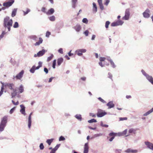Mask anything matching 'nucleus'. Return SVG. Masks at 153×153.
Wrapping results in <instances>:
<instances>
[{
	"mask_svg": "<svg viewBox=\"0 0 153 153\" xmlns=\"http://www.w3.org/2000/svg\"><path fill=\"white\" fill-rule=\"evenodd\" d=\"M14 0H10V1L4 2L3 4V5L4 7H8L11 6L14 2Z\"/></svg>",
	"mask_w": 153,
	"mask_h": 153,
	"instance_id": "obj_9",
	"label": "nucleus"
},
{
	"mask_svg": "<svg viewBox=\"0 0 153 153\" xmlns=\"http://www.w3.org/2000/svg\"><path fill=\"white\" fill-rule=\"evenodd\" d=\"M13 20L10 19L9 17L6 16L4 18L3 21V26L5 29L7 28L8 31L10 30L11 27L12 26Z\"/></svg>",
	"mask_w": 153,
	"mask_h": 153,
	"instance_id": "obj_1",
	"label": "nucleus"
},
{
	"mask_svg": "<svg viewBox=\"0 0 153 153\" xmlns=\"http://www.w3.org/2000/svg\"><path fill=\"white\" fill-rule=\"evenodd\" d=\"M36 67L35 65H33L32 66L31 68L30 69V72L32 73H34L35 71V68Z\"/></svg>",
	"mask_w": 153,
	"mask_h": 153,
	"instance_id": "obj_33",
	"label": "nucleus"
},
{
	"mask_svg": "<svg viewBox=\"0 0 153 153\" xmlns=\"http://www.w3.org/2000/svg\"><path fill=\"white\" fill-rule=\"evenodd\" d=\"M17 10V9L16 8H14L11 14V16L12 17H14L16 15Z\"/></svg>",
	"mask_w": 153,
	"mask_h": 153,
	"instance_id": "obj_22",
	"label": "nucleus"
},
{
	"mask_svg": "<svg viewBox=\"0 0 153 153\" xmlns=\"http://www.w3.org/2000/svg\"><path fill=\"white\" fill-rule=\"evenodd\" d=\"M141 72L146 79L153 85V77L152 76L149 74L143 69L141 70Z\"/></svg>",
	"mask_w": 153,
	"mask_h": 153,
	"instance_id": "obj_3",
	"label": "nucleus"
},
{
	"mask_svg": "<svg viewBox=\"0 0 153 153\" xmlns=\"http://www.w3.org/2000/svg\"><path fill=\"white\" fill-rule=\"evenodd\" d=\"M136 130L134 129L131 128H130L128 132L130 133H135V132L136 131Z\"/></svg>",
	"mask_w": 153,
	"mask_h": 153,
	"instance_id": "obj_34",
	"label": "nucleus"
},
{
	"mask_svg": "<svg viewBox=\"0 0 153 153\" xmlns=\"http://www.w3.org/2000/svg\"><path fill=\"white\" fill-rule=\"evenodd\" d=\"M89 146L88 143H86L84 147L83 153H88V152Z\"/></svg>",
	"mask_w": 153,
	"mask_h": 153,
	"instance_id": "obj_13",
	"label": "nucleus"
},
{
	"mask_svg": "<svg viewBox=\"0 0 153 153\" xmlns=\"http://www.w3.org/2000/svg\"><path fill=\"white\" fill-rule=\"evenodd\" d=\"M44 71L46 74H47L48 73V69L46 68H44Z\"/></svg>",
	"mask_w": 153,
	"mask_h": 153,
	"instance_id": "obj_64",
	"label": "nucleus"
},
{
	"mask_svg": "<svg viewBox=\"0 0 153 153\" xmlns=\"http://www.w3.org/2000/svg\"><path fill=\"white\" fill-rule=\"evenodd\" d=\"M96 37V36L95 35H93L92 36V37L91 38V40H94L95 39Z\"/></svg>",
	"mask_w": 153,
	"mask_h": 153,
	"instance_id": "obj_61",
	"label": "nucleus"
},
{
	"mask_svg": "<svg viewBox=\"0 0 153 153\" xmlns=\"http://www.w3.org/2000/svg\"><path fill=\"white\" fill-rule=\"evenodd\" d=\"M54 139H47L46 140V142L48 144L49 146L50 145L52 142L53 141Z\"/></svg>",
	"mask_w": 153,
	"mask_h": 153,
	"instance_id": "obj_29",
	"label": "nucleus"
},
{
	"mask_svg": "<svg viewBox=\"0 0 153 153\" xmlns=\"http://www.w3.org/2000/svg\"><path fill=\"white\" fill-rule=\"evenodd\" d=\"M127 129H125L122 132H121L119 133L120 134V136H123L126 135L127 132Z\"/></svg>",
	"mask_w": 153,
	"mask_h": 153,
	"instance_id": "obj_32",
	"label": "nucleus"
},
{
	"mask_svg": "<svg viewBox=\"0 0 153 153\" xmlns=\"http://www.w3.org/2000/svg\"><path fill=\"white\" fill-rule=\"evenodd\" d=\"M32 112L31 113L29 114L28 117V126L29 129L30 128L31 124V116L32 115Z\"/></svg>",
	"mask_w": 153,
	"mask_h": 153,
	"instance_id": "obj_12",
	"label": "nucleus"
},
{
	"mask_svg": "<svg viewBox=\"0 0 153 153\" xmlns=\"http://www.w3.org/2000/svg\"><path fill=\"white\" fill-rule=\"evenodd\" d=\"M63 59L62 58H59L57 60V64L59 66L61 65V63L63 62Z\"/></svg>",
	"mask_w": 153,
	"mask_h": 153,
	"instance_id": "obj_23",
	"label": "nucleus"
},
{
	"mask_svg": "<svg viewBox=\"0 0 153 153\" xmlns=\"http://www.w3.org/2000/svg\"><path fill=\"white\" fill-rule=\"evenodd\" d=\"M7 116H4L1 118L0 123V131H3L6 126L7 123Z\"/></svg>",
	"mask_w": 153,
	"mask_h": 153,
	"instance_id": "obj_2",
	"label": "nucleus"
},
{
	"mask_svg": "<svg viewBox=\"0 0 153 153\" xmlns=\"http://www.w3.org/2000/svg\"><path fill=\"white\" fill-rule=\"evenodd\" d=\"M105 59L106 58L105 57H100V60L101 62L104 61Z\"/></svg>",
	"mask_w": 153,
	"mask_h": 153,
	"instance_id": "obj_53",
	"label": "nucleus"
},
{
	"mask_svg": "<svg viewBox=\"0 0 153 153\" xmlns=\"http://www.w3.org/2000/svg\"><path fill=\"white\" fill-rule=\"evenodd\" d=\"M72 6L74 8H75L76 7V4L77 0H71Z\"/></svg>",
	"mask_w": 153,
	"mask_h": 153,
	"instance_id": "obj_20",
	"label": "nucleus"
},
{
	"mask_svg": "<svg viewBox=\"0 0 153 153\" xmlns=\"http://www.w3.org/2000/svg\"><path fill=\"white\" fill-rule=\"evenodd\" d=\"M53 57V54H51V56L48 57L47 59V62H48L51 61Z\"/></svg>",
	"mask_w": 153,
	"mask_h": 153,
	"instance_id": "obj_36",
	"label": "nucleus"
},
{
	"mask_svg": "<svg viewBox=\"0 0 153 153\" xmlns=\"http://www.w3.org/2000/svg\"><path fill=\"white\" fill-rule=\"evenodd\" d=\"M54 10L53 8H51L48 10V12L46 13L48 15H51L54 13Z\"/></svg>",
	"mask_w": 153,
	"mask_h": 153,
	"instance_id": "obj_18",
	"label": "nucleus"
},
{
	"mask_svg": "<svg viewBox=\"0 0 153 153\" xmlns=\"http://www.w3.org/2000/svg\"><path fill=\"white\" fill-rule=\"evenodd\" d=\"M107 114V113L102 110L98 109H97V116L98 117H101Z\"/></svg>",
	"mask_w": 153,
	"mask_h": 153,
	"instance_id": "obj_5",
	"label": "nucleus"
},
{
	"mask_svg": "<svg viewBox=\"0 0 153 153\" xmlns=\"http://www.w3.org/2000/svg\"><path fill=\"white\" fill-rule=\"evenodd\" d=\"M82 22L83 23L87 24L88 22V20L86 18H84L82 19Z\"/></svg>",
	"mask_w": 153,
	"mask_h": 153,
	"instance_id": "obj_46",
	"label": "nucleus"
},
{
	"mask_svg": "<svg viewBox=\"0 0 153 153\" xmlns=\"http://www.w3.org/2000/svg\"><path fill=\"white\" fill-rule=\"evenodd\" d=\"M97 122V121L96 120L93 119L90 120H88V122L89 123H96Z\"/></svg>",
	"mask_w": 153,
	"mask_h": 153,
	"instance_id": "obj_35",
	"label": "nucleus"
},
{
	"mask_svg": "<svg viewBox=\"0 0 153 153\" xmlns=\"http://www.w3.org/2000/svg\"><path fill=\"white\" fill-rule=\"evenodd\" d=\"M150 10L147 9L143 13V16L145 18H148L150 17Z\"/></svg>",
	"mask_w": 153,
	"mask_h": 153,
	"instance_id": "obj_8",
	"label": "nucleus"
},
{
	"mask_svg": "<svg viewBox=\"0 0 153 153\" xmlns=\"http://www.w3.org/2000/svg\"><path fill=\"white\" fill-rule=\"evenodd\" d=\"M16 107H14L11 109L10 111V114H12L14 112V111Z\"/></svg>",
	"mask_w": 153,
	"mask_h": 153,
	"instance_id": "obj_47",
	"label": "nucleus"
},
{
	"mask_svg": "<svg viewBox=\"0 0 153 153\" xmlns=\"http://www.w3.org/2000/svg\"><path fill=\"white\" fill-rule=\"evenodd\" d=\"M110 62L111 63V67H113V68H115L116 67V65H115L114 63V62L112 60H111Z\"/></svg>",
	"mask_w": 153,
	"mask_h": 153,
	"instance_id": "obj_41",
	"label": "nucleus"
},
{
	"mask_svg": "<svg viewBox=\"0 0 153 153\" xmlns=\"http://www.w3.org/2000/svg\"><path fill=\"white\" fill-rule=\"evenodd\" d=\"M110 24V22L109 21H107L105 22V27L107 28H108V26Z\"/></svg>",
	"mask_w": 153,
	"mask_h": 153,
	"instance_id": "obj_43",
	"label": "nucleus"
},
{
	"mask_svg": "<svg viewBox=\"0 0 153 153\" xmlns=\"http://www.w3.org/2000/svg\"><path fill=\"white\" fill-rule=\"evenodd\" d=\"M24 74V71L22 70L15 76V78L17 79H20L22 77Z\"/></svg>",
	"mask_w": 153,
	"mask_h": 153,
	"instance_id": "obj_11",
	"label": "nucleus"
},
{
	"mask_svg": "<svg viewBox=\"0 0 153 153\" xmlns=\"http://www.w3.org/2000/svg\"><path fill=\"white\" fill-rule=\"evenodd\" d=\"M50 35L51 33L49 31H47L46 34V36L47 37H48Z\"/></svg>",
	"mask_w": 153,
	"mask_h": 153,
	"instance_id": "obj_55",
	"label": "nucleus"
},
{
	"mask_svg": "<svg viewBox=\"0 0 153 153\" xmlns=\"http://www.w3.org/2000/svg\"><path fill=\"white\" fill-rule=\"evenodd\" d=\"M86 78L85 77H82L80 78V79L83 81H86Z\"/></svg>",
	"mask_w": 153,
	"mask_h": 153,
	"instance_id": "obj_58",
	"label": "nucleus"
},
{
	"mask_svg": "<svg viewBox=\"0 0 153 153\" xmlns=\"http://www.w3.org/2000/svg\"><path fill=\"white\" fill-rule=\"evenodd\" d=\"M75 117L79 121H81L82 118L81 117V115L80 114H76L75 116Z\"/></svg>",
	"mask_w": 153,
	"mask_h": 153,
	"instance_id": "obj_28",
	"label": "nucleus"
},
{
	"mask_svg": "<svg viewBox=\"0 0 153 153\" xmlns=\"http://www.w3.org/2000/svg\"><path fill=\"white\" fill-rule=\"evenodd\" d=\"M19 27V24L17 22H15L14 25H13V27L14 28H18Z\"/></svg>",
	"mask_w": 153,
	"mask_h": 153,
	"instance_id": "obj_39",
	"label": "nucleus"
},
{
	"mask_svg": "<svg viewBox=\"0 0 153 153\" xmlns=\"http://www.w3.org/2000/svg\"><path fill=\"white\" fill-rule=\"evenodd\" d=\"M127 118L126 117H120L119 118L120 121H123L124 120H127Z\"/></svg>",
	"mask_w": 153,
	"mask_h": 153,
	"instance_id": "obj_49",
	"label": "nucleus"
},
{
	"mask_svg": "<svg viewBox=\"0 0 153 153\" xmlns=\"http://www.w3.org/2000/svg\"><path fill=\"white\" fill-rule=\"evenodd\" d=\"M73 28L77 32H79L81 29V27L79 25L77 24L75 26L73 27Z\"/></svg>",
	"mask_w": 153,
	"mask_h": 153,
	"instance_id": "obj_16",
	"label": "nucleus"
},
{
	"mask_svg": "<svg viewBox=\"0 0 153 153\" xmlns=\"http://www.w3.org/2000/svg\"><path fill=\"white\" fill-rule=\"evenodd\" d=\"M102 133H99V134H95L91 138H96L97 137H99L102 136Z\"/></svg>",
	"mask_w": 153,
	"mask_h": 153,
	"instance_id": "obj_31",
	"label": "nucleus"
},
{
	"mask_svg": "<svg viewBox=\"0 0 153 153\" xmlns=\"http://www.w3.org/2000/svg\"><path fill=\"white\" fill-rule=\"evenodd\" d=\"M65 140V138L62 136H60L59 139V140L60 141H63Z\"/></svg>",
	"mask_w": 153,
	"mask_h": 153,
	"instance_id": "obj_50",
	"label": "nucleus"
},
{
	"mask_svg": "<svg viewBox=\"0 0 153 153\" xmlns=\"http://www.w3.org/2000/svg\"><path fill=\"white\" fill-rule=\"evenodd\" d=\"M39 148L40 150H43L44 148V146L43 143H41L39 145Z\"/></svg>",
	"mask_w": 153,
	"mask_h": 153,
	"instance_id": "obj_42",
	"label": "nucleus"
},
{
	"mask_svg": "<svg viewBox=\"0 0 153 153\" xmlns=\"http://www.w3.org/2000/svg\"><path fill=\"white\" fill-rule=\"evenodd\" d=\"M115 134V133L113 132H111L109 134V135L111 136H114V135Z\"/></svg>",
	"mask_w": 153,
	"mask_h": 153,
	"instance_id": "obj_62",
	"label": "nucleus"
},
{
	"mask_svg": "<svg viewBox=\"0 0 153 153\" xmlns=\"http://www.w3.org/2000/svg\"><path fill=\"white\" fill-rule=\"evenodd\" d=\"M60 144H57L56 146L51 150L52 151L55 153L56 151L58 149L60 146Z\"/></svg>",
	"mask_w": 153,
	"mask_h": 153,
	"instance_id": "obj_24",
	"label": "nucleus"
},
{
	"mask_svg": "<svg viewBox=\"0 0 153 153\" xmlns=\"http://www.w3.org/2000/svg\"><path fill=\"white\" fill-rule=\"evenodd\" d=\"M14 84L13 83H10L9 84V85L8 86V87L10 89V90L13 89V87L14 86Z\"/></svg>",
	"mask_w": 153,
	"mask_h": 153,
	"instance_id": "obj_40",
	"label": "nucleus"
},
{
	"mask_svg": "<svg viewBox=\"0 0 153 153\" xmlns=\"http://www.w3.org/2000/svg\"><path fill=\"white\" fill-rule=\"evenodd\" d=\"M115 152L116 153H120L121 152V150L120 149H116L115 150Z\"/></svg>",
	"mask_w": 153,
	"mask_h": 153,
	"instance_id": "obj_51",
	"label": "nucleus"
},
{
	"mask_svg": "<svg viewBox=\"0 0 153 153\" xmlns=\"http://www.w3.org/2000/svg\"><path fill=\"white\" fill-rule=\"evenodd\" d=\"M109 2L110 0H105V4L106 6L108 5Z\"/></svg>",
	"mask_w": 153,
	"mask_h": 153,
	"instance_id": "obj_59",
	"label": "nucleus"
},
{
	"mask_svg": "<svg viewBox=\"0 0 153 153\" xmlns=\"http://www.w3.org/2000/svg\"><path fill=\"white\" fill-rule=\"evenodd\" d=\"M48 19L50 21L52 22H54L55 20V17L54 16L49 17Z\"/></svg>",
	"mask_w": 153,
	"mask_h": 153,
	"instance_id": "obj_26",
	"label": "nucleus"
},
{
	"mask_svg": "<svg viewBox=\"0 0 153 153\" xmlns=\"http://www.w3.org/2000/svg\"><path fill=\"white\" fill-rule=\"evenodd\" d=\"M93 7L94 9V10L95 11V12H96L97 11V7L96 6V4L94 2H93Z\"/></svg>",
	"mask_w": 153,
	"mask_h": 153,
	"instance_id": "obj_37",
	"label": "nucleus"
},
{
	"mask_svg": "<svg viewBox=\"0 0 153 153\" xmlns=\"http://www.w3.org/2000/svg\"><path fill=\"white\" fill-rule=\"evenodd\" d=\"M145 144L148 149L153 151V144L149 141H145Z\"/></svg>",
	"mask_w": 153,
	"mask_h": 153,
	"instance_id": "obj_10",
	"label": "nucleus"
},
{
	"mask_svg": "<svg viewBox=\"0 0 153 153\" xmlns=\"http://www.w3.org/2000/svg\"><path fill=\"white\" fill-rule=\"evenodd\" d=\"M138 152L137 150H133L131 149H128L125 151L127 153H137Z\"/></svg>",
	"mask_w": 153,
	"mask_h": 153,
	"instance_id": "obj_15",
	"label": "nucleus"
},
{
	"mask_svg": "<svg viewBox=\"0 0 153 153\" xmlns=\"http://www.w3.org/2000/svg\"><path fill=\"white\" fill-rule=\"evenodd\" d=\"M1 84L3 85L5 87H8V86L9 85V84H10V83H4L2 82H1Z\"/></svg>",
	"mask_w": 153,
	"mask_h": 153,
	"instance_id": "obj_48",
	"label": "nucleus"
},
{
	"mask_svg": "<svg viewBox=\"0 0 153 153\" xmlns=\"http://www.w3.org/2000/svg\"><path fill=\"white\" fill-rule=\"evenodd\" d=\"M30 11V10L29 8H27L26 9V11H23V15L25 16L27 14L29 13Z\"/></svg>",
	"mask_w": 153,
	"mask_h": 153,
	"instance_id": "obj_27",
	"label": "nucleus"
},
{
	"mask_svg": "<svg viewBox=\"0 0 153 153\" xmlns=\"http://www.w3.org/2000/svg\"><path fill=\"white\" fill-rule=\"evenodd\" d=\"M58 51L59 53L63 54V49L62 48H59V50H58Z\"/></svg>",
	"mask_w": 153,
	"mask_h": 153,
	"instance_id": "obj_56",
	"label": "nucleus"
},
{
	"mask_svg": "<svg viewBox=\"0 0 153 153\" xmlns=\"http://www.w3.org/2000/svg\"><path fill=\"white\" fill-rule=\"evenodd\" d=\"M43 41V40L41 38H39V40L38 42H36L35 44V46H38L39 45L41 44Z\"/></svg>",
	"mask_w": 153,
	"mask_h": 153,
	"instance_id": "obj_21",
	"label": "nucleus"
},
{
	"mask_svg": "<svg viewBox=\"0 0 153 153\" xmlns=\"http://www.w3.org/2000/svg\"><path fill=\"white\" fill-rule=\"evenodd\" d=\"M56 65V60L55 59L54 60L53 62V65H52V67L53 68H55V66Z\"/></svg>",
	"mask_w": 153,
	"mask_h": 153,
	"instance_id": "obj_45",
	"label": "nucleus"
},
{
	"mask_svg": "<svg viewBox=\"0 0 153 153\" xmlns=\"http://www.w3.org/2000/svg\"><path fill=\"white\" fill-rule=\"evenodd\" d=\"M87 50L85 49H78L75 51V53H77L78 56H81L82 55V53L86 52Z\"/></svg>",
	"mask_w": 153,
	"mask_h": 153,
	"instance_id": "obj_7",
	"label": "nucleus"
},
{
	"mask_svg": "<svg viewBox=\"0 0 153 153\" xmlns=\"http://www.w3.org/2000/svg\"><path fill=\"white\" fill-rule=\"evenodd\" d=\"M108 77L111 79L112 80V74L110 73H108Z\"/></svg>",
	"mask_w": 153,
	"mask_h": 153,
	"instance_id": "obj_54",
	"label": "nucleus"
},
{
	"mask_svg": "<svg viewBox=\"0 0 153 153\" xmlns=\"http://www.w3.org/2000/svg\"><path fill=\"white\" fill-rule=\"evenodd\" d=\"M20 107L21 108V109L20 110V112L21 113L25 116L26 115V114L25 112V107L23 105H20Z\"/></svg>",
	"mask_w": 153,
	"mask_h": 153,
	"instance_id": "obj_14",
	"label": "nucleus"
},
{
	"mask_svg": "<svg viewBox=\"0 0 153 153\" xmlns=\"http://www.w3.org/2000/svg\"><path fill=\"white\" fill-rule=\"evenodd\" d=\"M98 99L103 103H106L105 101L102 99L101 97H100L98 98Z\"/></svg>",
	"mask_w": 153,
	"mask_h": 153,
	"instance_id": "obj_44",
	"label": "nucleus"
},
{
	"mask_svg": "<svg viewBox=\"0 0 153 153\" xmlns=\"http://www.w3.org/2000/svg\"><path fill=\"white\" fill-rule=\"evenodd\" d=\"M89 115L90 116H91L93 117H95L96 116L95 114H94L93 113H90Z\"/></svg>",
	"mask_w": 153,
	"mask_h": 153,
	"instance_id": "obj_63",
	"label": "nucleus"
},
{
	"mask_svg": "<svg viewBox=\"0 0 153 153\" xmlns=\"http://www.w3.org/2000/svg\"><path fill=\"white\" fill-rule=\"evenodd\" d=\"M30 38L35 41H36L37 39V37L35 35H33V36H30Z\"/></svg>",
	"mask_w": 153,
	"mask_h": 153,
	"instance_id": "obj_38",
	"label": "nucleus"
},
{
	"mask_svg": "<svg viewBox=\"0 0 153 153\" xmlns=\"http://www.w3.org/2000/svg\"><path fill=\"white\" fill-rule=\"evenodd\" d=\"M124 22L121 20H119L111 23V26L112 27H115L119 25H122Z\"/></svg>",
	"mask_w": 153,
	"mask_h": 153,
	"instance_id": "obj_6",
	"label": "nucleus"
},
{
	"mask_svg": "<svg viewBox=\"0 0 153 153\" xmlns=\"http://www.w3.org/2000/svg\"><path fill=\"white\" fill-rule=\"evenodd\" d=\"M45 53V50L44 49H42V51H39L37 53L38 57H40L42 56Z\"/></svg>",
	"mask_w": 153,
	"mask_h": 153,
	"instance_id": "obj_19",
	"label": "nucleus"
},
{
	"mask_svg": "<svg viewBox=\"0 0 153 153\" xmlns=\"http://www.w3.org/2000/svg\"><path fill=\"white\" fill-rule=\"evenodd\" d=\"M19 91L20 93H22L24 91L23 86L22 85H20L19 88Z\"/></svg>",
	"mask_w": 153,
	"mask_h": 153,
	"instance_id": "obj_30",
	"label": "nucleus"
},
{
	"mask_svg": "<svg viewBox=\"0 0 153 153\" xmlns=\"http://www.w3.org/2000/svg\"><path fill=\"white\" fill-rule=\"evenodd\" d=\"M106 105L108 107V108L110 109L114 107V104L113 103L112 101L109 102Z\"/></svg>",
	"mask_w": 153,
	"mask_h": 153,
	"instance_id": "obj_17",
	"label": "nucleus"
},
{
	"mask_svg": "<svg viewBox=\"0 0 153 153\" xmlns=\"http://www.w3.org/2000/svg\"><path fill=\"white\" fill-rule=\"evenodd\" d=\"M153 112V110L151 109L149 111H147L146 113H144L143 114V116H147L149 114H150L151 113Z\"/></svg>",
	"mask_w": 153,
	"mask_h": 153,
	"instance_id": "obj_25",
	"label": "nucleus"
},
{
	"mask_svg": "<svg viewBox=\"0 0 153 153\" xmlns=\"http://www.w3.org/2000/svg\"><path fill=\"white\" fill-rule=\"evenodd\" d=\"M89 31L88 30H86L84 32V34L86 36H88V34Z\"/></svg>",
	"mask_w": 153,
	"mask_h": 153,
	"instance_id": "obj_52",
	"label": "nucleus"
},
{
	"mask_svg": "<svg viewBox=\"0 0 153 153\" xmlns=\"http://www.w3.org/2000/svg\"><path fill=\"white\" fill-rule=\"evenodd\" d=\"M100 9L102 10H103L104 8V7L102 4H99Z\"/></svg>",
	"mask_w": 153,
	"mask_h": 153,
	"instance_id": "obj_60",
	"label": "nucleus"
},
{
	"mask_svg": "<svg viewBox=\"0 0 153 153\" xmlns=\"http://www.w3.org/2000/svg\"><path fill=\"white\" fill-rule=\"evenodd\" d=\"M130 13L129 9H126L125 11V16L123 17V20H128L130 17Z\"/></svg>",
	"mask_w": 153,
	"mask_h": 153,
	"instance_id": "obj_4",
	"label": "nucleus"
},
{
	"mask_svg": "<svg viewBox=\"0 0 153 153\" xmlns=\"http://www.w3.org/2000/svg\"><path fill=\"white\" fill-rule=\"evenodd\" d=\"M12 103L13 104L15 105H17L19 104V102L18 101H17L16 102H15L13 100H12Z\"/></svg>",
	"mask_w": 153,
	"mask_h": 153,
	"instance_id": "obj_57",
	"label": "nucleus"
}]
</instances>
